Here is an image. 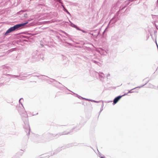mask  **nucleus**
<instances>
[{
  "label": "nucleus",
  "instance_id": "c85d7f7f",
  "mask_svg": "<svg viewBox=\"0 0 158 158\" xmlns=\"http://www.w3.org/2000/svg\"><path fill=\"white\" fill-rule=\"evenodd\" d=\"M75 28H76L77 30H79V31H80V30H81V29L79 27L77 26V27H75Z\"/></svg>",
  "mask_w": 158,
  "mask_h": 158
},
{
  "label": "nucleus",
  "instance_id": "e433bc0d",
  "mask_svg": "<svg viewBox=\"0 0 158 158\" xmlns=\"http://www.w3.org/2000/svg\"><path fill=\"white\" fill-rule=\"evenodd\" d=\"M128 94V93H125V94H123V95H122V96H123L125 95H127Z\"/></svg>",
  "mask_w": 158,
  "mask_h": 158
},
{
  "label": "nucleus",
  "instance_id": "a18cd8bd",
  "mask_svg": "<svg viewBox=\"0 0 158 158\" xmlns=\"http://www.w3.org/2000/svg\"><path fill=\"white\" fill-rule=\"evenodd\" d=\"M127 84H128V85H129V84H130V83H127Z\"/></svg>",
  "mask_w": 158,
  "mask_h": 158
},
{
  "label": "nucleus",
  "instance_id": "de8ad7c7",
  "mask_svg": "<svg viewBox=\"0 0 158 158\" xmlns=\"http://www.w3.org/2000/svg\"><path fill=\"white\" fill-rule=\"evenodd\" d=\"M90 34H91V35H93V33H92V34L91 33Z\"/></svg>",
  "mask_w": 158,
  "mask_h": 158
},
{
  "label": "nucleus",
  "instance_id": "f8f14e48",
  "mask_svg": "<svg viewBox=\"0 0 158 158\" xmlns=\"http://www.w3.org/2000/svg\"><path fill=\"white\" fill-rule=\"evenodd\" d=\"M148 81L145 84L141 86H138V87H135L130 90L129 91V92H128V93H134V92H135V91H132V90L134 89H135L136 88H140L142 87H143V86H144V85H146L148 82Z\"/></svg>",
  "mask_w": 158,
  "mask_h": 158
},
{
  "label": "nucleus",
  "instance_id": "37998d69",
  "mask_svg": "<svg viewBox=\"0 0 158 158\" xmlns=\"http://www.w3.org/2000/svg\"><path fill=\"white\" fill-rule=\"evenodd\" d=\"M65 42L67 43V44H69V43H68L66 42V41H65Z\"/></svg>",
  "mask_w": 158,
  "mask_h": 158
},
{
  "label": "nucleus",
  "instance_id": "a211bd4d",
  "mask_svg": "<svg viewBox=\"0 0 158 158\" xmlns=\"http://www.w3.org/2000/svg\"><path fill=\"white\" fill-rule=\"evenodd\" d=\"M152 10L154 11H157L158 10V0L157 1L156 6L154 9H152Z\"/></svg>",
  "mask_w": 158,
  "mask_h": 158
},
{
  "label": "nucleus",
  "instance_id": "6ab92c4d",
  "mask_svg": "<svg viewBox=\"0 0 158 158\" xmlns=\"http://www.w3.org/2000/svg\"><path fill=\"white\" fill-rule=\"evenodd\" d=\"M91 61L92 62H93L94 63L98 65H99L100 64V63L97 60H92Z\"/></svg>",
  "mask_w": 158,
  "mask_h": 158
},
{
  "label": "nucleus",
  "instance_id": "ea45409f",
  "mask_svg": "<svg viewBox=\"0 0 158 158\" xmlns=\"http://www.w3.org/2000/svg\"><path fill=\"white\" fill-rule=\"evenodd\" d=\"M155 26H156V29H157L158 30V26H157V25L156 24Z\"/></svg>",
  "mask_w": 158,
  "mask_h": 158
},
{
  "label": "nucleus",
  "instance_id": "09e8293b",
  "mask_svg": "<svg viewBox=\"0 0 158 158\" xmlns=\"http://www.w3.org/2000/svg\"><path fill=\"white\" fill-rule=\"evenodd\" d=\"M57 37H58V38H60V37H59V36H57Z\"/></svg>",
  "mask_w": 158,
  "mask_h": 158
},
{
  "label": "nucleus",
  "instance_id": "f3484780",
  "mask_svg": "<svg viewBox=\"0 0 158 158\" xmlns=\"http://www.w3.org/2000/svg\"><path fill=\"white\" fill-rule=\"evenodd\" d=\"M73 146L72 144H69L65 146H63L62 147V149H64L66 148H68Z\"/></svg>",
  "mask_w": 158,
  "mask_h": 158
},
{
  "label": "nucleus",
  "instance_id": "79ce46f5",
  "mask_svg": "<svg viewBox=\"0 0 158 158\" xmlns=\"http://www.w3.org/2000/svg\"><path fill=\"white\" fill-rule=\"evenodd\" d=\"M58 150H59L58 152H59V151H60L61 150H62V149H58Z\"/></svg>",
  "mask_w": 158,
  "mask_h": 158
},
{
  "label": "nucleus",
  "instance_id": "bb28decb",
  "mask_svg": "<svg viewBox=\"0 0 158 158\" xmlns=\"http://www.w3.org/2000/svg\"><path fill=\"white\" fill-rule=\"evenodd\" d=\"M80 31H81L82 32H83V33H87L88 32L87 31H85V30H82L81 29V30H80Z\"/></svg>",
  "mask_w": 158,
  "mask_h": 158
},
{
  "label": "nucleus",
  "instance_id": "2f4dec72",
  "mask_svg": "<svg viewBox=\"0 0 158 158\" xmlns=\"http://www.w3.org/2000/svg\"><path fill=\"white\" fill-rule=\"evenodd\" d=\"M64 33L67 36H68V37H69V35L68 34H67V33H66L65 32H64Z\"/></svg>",
  "mask_w": 158,
  "mask_h": 158
},
{
  "label": "nucleus",
  "instance_id": "2eb2a0df",
  "mask_svg": "<svg viewBox=\"0 0 158 158\" xmlns=\"http://www.w3.org/2000/svg\"><path fill=\"white\" fill-rule=\"evenodd\" d=\"M70 91H71V92H72L73 94H76V97H77L78 98L80 99H85V100H86V98H83L81 96H80L78 95L77 94H75V93H74L71 91L70 90H69Z\"/></svg>",
  "mask_w": 158,
  "mask_h": 158
},
{
  "label": "nucleus",
  "instance_id": "b1692460",
  "mask_svg": "<svg viewBox=\"0 0 158 158\" xmlns=\"http://www.w3.org/2000/svg\"><path fill=\"white\" fill-rule=\"evenodd\" d=\"M31 74H27L26 73H24L23 74V77H27L29 75H30Z\"/></svg>",
  "mask_w": 158,
  "mask_h": 158
},
{
  "label": "nucleus",
  "instance_id": "dca6fc26",
  "mask_svg": "<svg viewBox=\"0 0 158 158\" xmlns=\"http://www.w3.org/2000/svg\"><path fill=\"white\" fill-rule=\"evenodd\" d=\"M153 19L156 21L158 22V15H152Z\"/></svg>",
  "mask_w": 158,
  "mask_h": 158
},
{
  "label": "nucleus",
  "instance_id": "f257e3e1",
  "mask_svg": "<svg viewBox=\"0 0 158 158\" xmlns=\"http://www.w3.org/2000/svg\"><path fill=\"white\" fill-rule=\"evenodd\" d=\"M23 101V98H21L19 101V103L22 105L23 107H17V108L20 114L22 120L24 123L23 127L25 131L27 133V135H29L30 134V128L28 122V115L26 111H25L22 104V102Z\"/></svg>",
  "mask_w": 158,
  "mask_h": 158
},
{
  "label": "nucleus",
  "instance_id": "49530a36",
  "mask_svg": "<svg viewBox=\"0 0 158 158\" xmlns=\"http://www.w3.org/2000/svg\"><path fill=\"white\" fill-rule=\"evenodd\" d=\"M157 18L156 17H155V19H157Z\"/></svg>",
  "mask_w": 158,
  "mask_h": 158
},
{
  "label": "nucleus",
  "instance_id": "a19ab883",
  "mask_svg": "<svg viewBox=\"0 0 158 158\" xmlns=\"http://www.w3.org/2000/svg\"><path fill=\"white\" fill-rule=\"evenodd\" d=\"M115 6H114V7L112 8V9H113L114 8V9H115Z\"/></svg>",
  "mask_w": 158,
  "mask_h": 158
},
{
  "label": "nucleus",
  "instance_id": "423d86ee",
  "mask_svg": "<svg viewBox=\"0 0 158 158\" xmlns=\"http://www.w3.org/2000/svg\"><path fill=\"white\" fill-rule=\"evenodd\" d=\"M2 70L3 74H6L11 70V69L9 66L6 65H3L2 66Z\"/></svg>",
  "mask_w": 158,
  "mask_h": 158
},
{
  "label": "nucleus",
  "instance_id": "ddd939ff",
  "mask_svg": "<svg viewBox=\"0 0 158 158\" xmlns=\"http://www.w3.org/2000/svg\"><path fill=\"white\" fill-rule=\"evenodd\" d=\"M61 6L63 8V10L64 11L67 13L69 15H71V14L65 8L64 6L63 5V3L62 2V4H60Z\"/></svg>",
  "mask_w": 158,
  "mask_h": 158
},
{
  "label": "nucleus",
  "instance_id": "c03bdc74",
  "mask_svg": "<svg viewBox=\"0 0 158 158\" xmlns=\"http://www.w3.org/2000/svg\"><path fill=\"white\" fill-rule=\"evenodd\" d=\"M101 158H104L102 156H101Z\"/></svg>",
  "mask_w": 158,
  "mask_h": 158
},
{
  "label": "nucleus",
  "instance_id": "72a5a7b5",
  "mask_svg": "<svg viewBox=\"0 0 158 158\" xmlns=\"http://www.w3.org/2000/svg\"><path fill=\"white\" fill-rule=\"evenodd\" d=\"M102 101H95V102H96V103H99L101 102H102Z\"/></svg>",
  "mask_w": 158,
  "mask_h": 158
},
{
  "label": "nucleus",
  "instance_id": "0eeeda50",
  "mask_svg": "<svg viewBox=\"0 0 158 158\" xmlns=\"http://www.w3.org/2000/svg\"><path fill=\"white\" fill-rule=\"evenodd\" d=\"M127 1L125 2L120 6V10H123L130 3V1Z\"/></svg>",
  "mask_w": 158,
  "mask_h": 158
},
{
  "label": "nucleus",
  "instance_id": "aec40b11",
  "mask_svg": "<svg viewBox=\"0 0 158 158\" xmlns=\"http://www.w3.org/2000/svg\"><path fill=\"white\" fill-rule=\"evenodd\" d=\"M22 17L23 18V19H25L27 17V14L26 13L23 14L22 15Z\"/></svg>",
  "mask_w": 158,
  "mask_h": 158
},
{
  "label": "nucleus",
  "instance_id": "58836bf2",
  "mask_svg": "<svg viewBox=\"0 0 158 158\" xmlns=\"http://www.w3.org/2000/svg\"><path fill=\"white\" fill-rule=\"evenodd\" d=\"M103 106H104L103 103V102H102V105H101V107L103 108Z\"/></svg>",
  "mask_w": 158,
  "mask_h": 158
},
{
  "label": "nucleus",
  "instance_id": "f03ea898",
  "mask_svg": "<svg viewBox=\"0 0 158 158\" xmlns=\"http://www.w3.org/2000/svg\"><path fill=\"white\" fill-rule=\"evenodd\" d=\"M28 23V22L27 21L25 23L17 24L14 26L10 27L8 29L4 34L3 36L4 37H5L8 35V34L9 33L18 30L24 27Z\"/></svg>",
  "mask_w": 158,
  "mask_h": 158
},
{
  "label": "nucleus",
  "instance_id": "f704fd0d",
  "mask_svg": "<svg viewBox=\"0 0 158 158\" xmlns=\"http://www.w3.org/2000/svg\"><path fill=\"white\" fill-rule=\"evenodd\" d=\"M154 86L152 85H151L149 87L150 88H153Z\"/></svg>",
  "mask_w": 158,
  "mask_h": 158
},
{
  "label": "nucleus",
  "instance_id": "c756f323",
  "mask_svg": "<svg viewBox=\"0 0 158 158\" xmlns=\"http://www.w3.org/2000/svg\"><path fill=\"white\" fill-rule=\"evenodd\" d=\"M52 139L54 138V137H55L56 138V136L55 135H56V134H52Z\"/></svg>",
  "mask_w": 158,
  "mask_h": 158
},
{
  "label": "nucleus",
  "instance_id": "5701e85b",
  "mask_svg": "<svg viewBox=\"0 0 158 158\" xmlns=\"http://www.w3.org/2000/svg\"><path fill=\"white\" fill-rule=\"evenodd\" d=\"M11 77H19L20 76V75H10V74H8Z\"/></svg>",
  "mask_w": 158,
  "mask_h": 158
},
{
  "label": "nucleus",
  "instance_id": "9b49d317",
  "mask_svg": "<svg viewBox=\"0 0 158 158\" xmlns=\"http://www.w3.org/2000/svg\"><path fill=\"white\" fill-rule=\"evenodd\" d=\"M97 74L99 76V78L101 80L104 78L105 75L103 73L99 72V73H97Z\"/></svg>",
  "mask_w": 158,
  "mask_h": 158
},
{
  "label": "nucleus",
  "instance_id": "6e6552de",
  "mask_svg": "<svg viewBox=\"0 0 158 158\" xmlns=\"http://www.w3.org/2000/svg\"><path fill=\"white\" fill-rule=\"evenodd\" d=\"M119 19V18H117L115 17H114L110 21L109 23V25L110 24H114L116 23Z\"/></svg>",
  "mask_w": 158,
  "mask_h": 158
},
{
  "label": "nucleus",
  "instance_id": "473e14b6",
  "mask_svg": "<svg viewBox=\"0 0 158 158\" xmlns=\"http://www.w3.org/2000/svg\"><path fill=\"white\" fill-rule=\"evenodd\" d=\"M99 33H100V32H99V31H98V33H97V34H96V35H96V36H98V35H99Z\"/></svg>",
  "mask_w": 158,
  "mask_h": 158
},
{
  "label": "nucleus",
  "instance_id": "cd10ccee",
  "mask_svg": "<svg viewBox=\"0 0 158 158\" xmlns=\"http://www.w3.org/2000/svg\"><path fill=\"white\" fill-rule=\"evenodd\" d=\"M86 100H88L89 101H90L92 102H95V100H92V99H89L86 98Z\"/></svg>",
  "mask_w": 158,
  "mask_h": 158
},
{
  "label": "nucleus",
  "instance_id": "7c9ffc66",
  "mask_svg": "<svg viewBox=\"0 0 158 158\" xmlns=\"http://www.w3.org/2000/svg\"><path fill=\"white\" fill-rule=\"evenodd\" d=\"M56 1L58 2L60 4H62L61 0H57Z\"/></svg>",
  "mask_w": 158,
  "mask_h": 158
},
{
  "label": "nucleus",
  "instance_id": "4c0bfd02",
  "mask_svg": "<svg viewBox=\"0 0 158 158\" xmlns=\"http://www.w3.org/2000/svg\"><path fill=\"white\" fill-rule=\"evenodd\" d=\"M30 26H31L30 24H28L26 26L27 27H29Z\"/></svg>",
  "mask_w": 158,
  "mask_h": 158
},
{
  "label": "nucleus",
  "instance_id": "3c124183",
  "mask_svg": "<svg viewBox=\"0 0 158 158\" xmlns=\"http://www.w3.org/2000/svg\"><path fill=\"white\" fill-rule=\"evenodd\" d=\"M20 80H22V79H19Z\"/></svg>",
  "mask_w": 158,
  "mask_h": 158
},
{
  "label": "nucleus",
  "instance_id": "20e7f679",
  "mask_svg": "<svg viewBox=\"0 0 158 158\" xmlns=\"http://www.w3.org/2000/svg\"><path fill=\"white\" fill-rule=\"evenodd\" d=\"M50 80L49 81L53 83L54 85L57 88H59L61 89V88H66L67 89H68L65 86L62 85V84L60 82L57 81L56 80L54 79L50 78Z\"/></svg>",
  "mask_w": 158,
  "mask_h": 158
},
{
  "label": "nucleus",
  "instance_id": "412c9836",
  "mask_svg": "<svg viewBox=\"0 0 158 158\" xmlns=\"http://www.w3.org/2000/svg\"><path fill=\"white\" fill-rule=\"evenodd\" d=\"M71 131L70 132H66L65 131H63L62 132H61V134H62V135H67L69 133H70Z\"/></svg>",
  "mask_w": 158,
  "mask_h": 158
},
{
  "label": "nucleus",
  "instance_id": "393cba45",
  "mask_svg": "<svg viewBox=\"0 0 158 158\" xmlns=\"http://www.w3.org/2000/svg\"><path fill=\"white\" fill-rule=\"evenodd\" d=\"M71 26L75 28L77 27V25H75L74 24H73V23H71Z\"/></svg>",
  "mask_w": 158,
  "mask_h": 158
},
{
  "label": "nucleus",
  "instance_id": "9d476101",
  "mask_svg": "<svg viewBox=\"0 0 158 158\" xmlns=\"http://www.w3.org/2000/svg\"><path fill=\"white\" fill-rule=\"evenodd\" d=\"M52 133H48L46 134L45 135L46 139L49 140L52 139Z\"/></svg>",
  "mask_w": 158,
  "mask_h": 158
},
{
  "label": "nucleus",
  "instance_id": "a878e982",
  "mask_svg": "<svg viewBox=\"0 0 158 158\" xmlns=\"http://www.w3.org/2000/svg\"><path fill=\"white\" fill-rule=\"evenodd\" d=\"M130 8L129 7H128V8H127L126 9V10H125V11L124 12H123V13L125 12L126 11H130Z\"/></svg>",
  "mask_w": 158,
  "mask_h": 158
},
{
  "label": "nucleus",
  "instance_id": "4468645a",
  "mask_svg": "<svg viewBox=\"0 0 158 158\" xmlns=\"http://www.w3.org/2000/svg\"><path fill=\"white\" fill-rule=\"evenodd\" d=\"M123 10H120V8L119 9V10L115 14V15H114V17H117V18H118V15L119 14V12L120 11H121V13H123V11H122Z\"/></svg>",
  "mask_w": 158,
  "mask_h": 158
},
{
  "label": "nucleus",
  "instance_id": "7ed1b4c3",
  "mask_svg": "<svg viewBox=\"0 0 158 158\" xmlns=\"http://www.w3.org/2000/svg\"><path fill=\"white\" fill-rule=\"evenodd\" d=\"M32 58L35 60H38L41 59L43 60V55L41 54L40 52L35 51L32 53Z\"/></svg>",
  "mask_w": 158,
  "mask_h": 158
},
{
  "label": "nucleus",
  "instance_id": "8fccbe9b",
  "mask_svg": "<svg viewBox=\"0 0 158 158\" xmlns=\"http://www.w3.org/2000/svg\"><path fill=\"white\" fill-rule=\"evenodd\" d=\"M38 114V113H37L36 114Z\"/></svg>",
  "mask_w": 158,
  "mask_h": 158
},
{
  "label": "nucleus",
  "instance_id": "4be33fe9",
  "mask_svg": "<svg viewBox=\"0 0 158 158\" xmlns=\"http://www.w3.org/2000/svg\"><path fill=\"white\" fill-rule=\"evenodd\" d=\"M61 135H62V134H61V133H59L57 134H56V135H55L56 138H57Z\"/></svg>",
  "mask_w": 158,
  "mask_h": 158
},
{
  "label": "nucleus",
  "instance_id": "1a4fd4ad",
  "mask_svg": "<svg viewBox=\"0 0 158 158\" xmlns=\"http://www.w3.org/2000/svg\"><path fill=\"white\" fill-rule=\"evenodd\" d=\"M122 97L123 96L119 95L115 97L113 100V104H116Z\"/></svg>",
  "mask_w": 158,
  "mask_h": 158
},
{
  "label": "nucleus",
  "instance_id": "c9c22d12",
  "mask_svg": "<svg viewBox=\"0 0 158 158\" xmlns=\"http://www.w3.org/2000/svg\"><path fill=\"white\" fill-rule=\"evenodd\" d=\"M102 110H103V108L101 107L100 109V110L99 112V113H101V111Z\"/></svg>",
  "mask_w": 158,
  "mask_h": 158
},
{
  "label": "nucleus",
  "instance_id": "39448f33",
  "mask_svg": "<svg viewBox=\"0 0 158 158\" xmlns=\"http://www.w3.org/2000/svg\"><path fill=\"white\" fill-rule=\"evenodd\" d=\"M32 35L30 33H27L25 35H22L20 36L21 40L23 41L28 42L29 40Z\"/></svg>",
  "mask_w": 158,
  "mask_h": 158
}]
</instances>
